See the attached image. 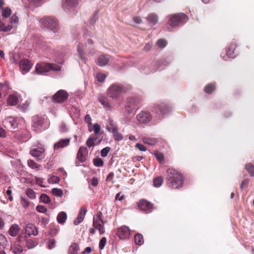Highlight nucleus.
<instances>
[{"instance_id": "obj_1", "label": "nucleus", "mask_w": 254, "mask_h": 254, "mask_svg": "<svg viewBox=\"0 0 254 254\" xmlns=\"http://www.w3.org/2000/svg\"><path fill=\"white\" fill-rule=\"evenodd\" d=\"M91 37V33L89 32L84 33V41L79 42L77 45V51L79 58L82 60L85 61L87 59V56L92 54L93 48L90 49V46L93 45V41L90 38Z\"/></svg>"}, {"instance_id": "obj_2", "label": "nucleus", "mask_w": 254, "mask_h": 254, "mask_svg": "<svg viewBox=\"0 0 254 254\" xmlns=\"http://www.w3.org/2000/svg\"><path fill=\"white\" fill-rule=\"evenodd\" d=\"M166 180L170 186L174 189H178L183 186V177L178 171L169 169L167 171Z\"/></svg>"}, {"instance_id": "obj_3", "label": "nucleus", "mask_w": 254, "mask_h": 254, "mask_svg": "<svg viewBox=\"0 0 254 254\" xmlns=\"http://www.w3.org/2000/svg\"><path fill=\"white\" fill-rule=\"evenodd\" d=\"M33 129L40 132L49 127V123L46 117L39 116H34L32 118Z\"/></svg>"}, {"instance_id": "obj_4", "label": "nucleus", "mask_w": 254, "mask_h": 254, "mask_svg": "<svg viewBox=\"0 0 254 254\" xmlns=\"http://www.w3.org/2000/svg\"><path fill=\"white\" fill-rule=\"evenodd\" d=\"M61 68V66L55 64L41 63L37 64L35 72L37 74H43L50 70L60 71Z\"/></svg>"}, {"instance_id": "obj_5", "label": "nucleus", "mask_w": 254, "mask_h": 254, "mask_svg": "<svg viewBox=\"0 0 254 254\" xmlns=\"http://www.w3.org/2000/svg\"><path fill=\"white\" fill-rule=\"evenodd\" d=\"M25 235H19L15 241L11 243L10 251L14 254H20L24 251Z\"/></svg>"}, {"instance_id": "obj_6", "label": "nucleus", "mask_w": 254, "mask_h": 254, "mask_svg": "<svg viewBox=\"0 0 254 254\" xmlns=\"http://www.w3.org/2000/svg\"><path fill=\"white\" fill-rule=\"evenodd\" d=\"M41 26L50 31L56 33L59 29V25L57 21L51 17H45L40 21Z\"/></svg>"}, {"instance_id": "obj_7", "label": "nucleus", "mask_w": 254, "mask_h": 254, "mask_svg": "<svg viewBox=\"0 0 254 254\" xmlns=\"http://www.w3.org/2000/svg\"><path fill=\"white\" fill-rule=\"evenodd\" d=\"M188 18L186 15L184 13H180L170 16L168 24L169 26V29L179 26L184 22L187 21Z\"/></svg>"}, {"instance_id": "obj_8", "label": "nucleus", "mask_w": 254, "mask_h": 254, "mask_svg": "<svg viewBox=\"0 0 254 254\" xmlns=\"http://www.w3.org/2000/svg\"><path fill=\"white\" fill-rule=\"evenodd\" d=\"M106 221L103 220V214L99 211L93 216V226L100 234H103L105 231V224Z\"/></svg>"}, {"instance_id": "obj_9", "label": "nucleus", "mask_w": 254, "mask_h": 254, "mask_svg": "<svg viewBox=\"0 0 254 254\" xmlns=\"http://www.w3.org/2000/svg\"><path fill=\"white\" fill-rule=\"evenodd\" d=\"M124 92L123 87L116 84L110 85L107 90L108 96L114 100L118 99Z\"/></svg>"}, {"instance_id": "obj_10", "label": "nucleus", "mask_w": 254, "mask_h": 254, "mask_svg": "<svg viewBox=\"0 0 254 254\" xmlns=\"http://www.w3.org/2000/svg\"><path fill=\"white\" fill-rule=\"evenodd\" d=\"M152 111L157 114L158 120L163 118L164 115L168 114L171 111V108L164 103L155 105L152 108Z\"/></svg>"}, {"instance_id": "obj_11", "label": "nucleus", "mask_w": 254, "mask_h": 254, "mask_svg": "<svg viewBox=\"0 0 254 254\" xmlns=\"http://www.w3.org/2000/svg\"><path fill=\"white\" fill-rule=\"evenodd\" d=\"M30 154L38 160H41L45 156V148L42 146L33 148L31 150Z\"/></svg>"}, {"instance_id": "obj_12", "label": "nucleus", "mask_w": 254, "mask_h": 254, "mask_svg": "<svg viewBox=\"0 0 254 254\" xmlns=\"http://www.w3.org/2000/svg\"><path fill=\"white\" fill-rule=\"evenodd\" d=\"M138 106L137 100L134 98H128L126 105V109L128 113H131L136 110Z\"/></svg>"}, {"instance_id": "obj_13", "label": "nucleus", "mask_w": 254, "mask_h": 254, "mask_svg": "<svg viewBox=\"0 0 254 254\" xmlns=\"http://www.w3.org/2000/svg\"><path fill=\"white\" fill-rule=\"evenodd\" d=\"M78 3V0H65L63 7L67 12L74 13V8Z\"/></svg>"}, {"instance_id": "obj_14", "label": "nucleus", "mask_w": 254, "mask_h": 254, "mask_svg": "<svg viewBox=\"0 0 254 254\" xmlns=\"http://www.w3.org/2000/svg\"><path fill=\"white\" fill-rule=\"evenodd\" d=\"M130 230L127 226L125 225L120 227L117 231V235L121 239L126 240L130 236Z\"/></svg>"}, {"instance_id": "obj_15", "label": "nucleus", "mask_w": 254, "mask_h": 254, "mask_svg": "<svg viewBox=\"0 0 254 254\" xmlns=\"http://www.w3.org/2000/svg\"><path fill=\"white\" fill-rule=\"evenodd\" d=\"M17 118L8 117L3 121V124L5 127L9 129H13L17 127L18 126Z\"/></svg>"}, {"instance_id": "obj_16", "label": "nucleus", "mask_w": 254, "mask_h": 254, "mask_svg": "<svg viewBox=\"0 0 254 254\" xmlns=\"http://www.w3.org/2000/svg\"><path fill=\"white\" fill-rule=\"evenodd\" d=\"M136 118L139 123L146 124L151 120L152 117L149 112L142 111L137 115Z\"/></svg>"}, {"instance_id": "obj_17", "label": "nucleus", "mask_w": 254, "mask_h": 254, "mask_svg": "<svg viewBox=\"0 0 254 254\" xmlns=\"http://www.w3.org/2000/svg\"><path fill=\"white\" fill-rule=\"evenodd\" d=\"M68 95L67 93L64 90H61L58 91L53 97L54 100L58 103H62L65 101L68 98Z\"/></svg>"}, {"instance_id": "obj_18", "label": "nucleus", "mask_w": 254, "mask_h": 254, "mask_svg": "<svg viewBox=\"0 0 254 254\" xmlns=\"http://www.w3.org/2000/svg\"><path fill=\"white\" fill-rule=\"evenodd\" d=\"M32 66V64L28 60H23L19 64V68L22 74L28 72Z\"/></svg>"}, {"instance_id": "obj_19", "label": "nucleus", "mask_w": 254, "mask_h": 254, "mask_svg": "<svg viewBox=\"0 0 254 254\" xmlns=\"http://www.w3.org/2000/svg\"><path fill=\"white\" fill-rule=\"evenodd\" d=\"M88 154L87 149L86 147L81 146L77 153V158L80 162H84L86 160Z\"/></svg>"}, {"instance_id": "obj_20", "label": "nucleus", "mask_w": 254, "mask_h": 254, "mask_svg": "<svg viewBox=\"0 0 254 254\" xmlns=\"http://www.w3.org/2000/svg\"><path fill=\"white\" fill-rule=\"evenodd\" d=\"M110 60V56L101 55L100 56L97 61V64L100 66H104L107 65Z\"/></svg>"}, {"instance_id": "obj_21", "label": "nucleus", "mask_w": 254, "mask_h": 254, "mask_svg": "<svg viewBox=\"0 0 254 254\" xmlns=\"http://www.w3.org/2000/svg\"><path fill=\"white\" fill-rule=\"evenodd\" d=\"M25 232L29 236H37L38 235V230L32 224H28L26 226Z\"/></svg>"}, {"instance_id": "obj_22", "label": "nucleus", "mask_w": 254, "mask_h": 254, "mask_svg": "<svg viewBox=\"0 0 254 254\" xmlns=\"http://www.w3.org/2000/svg\"><path fill=\"white\" fill-rule=\"evenodd\" d=\"M70 142V138L61 139L54 144V149H59L62 148L68 145Z\"/></svg>"}, {"instance_id": "obj_23", "label": "nucleus", "mask_w": 254, "mask_h": 254, "mask_svg": "<svg viewBox=\"0 0 254 254\" xmlns=\"http://www.w3.org/2000/svg\"><path fill=\"white\" fill-rule=\"evenodd\" d=\"M138 207L143 211H149L152 204L145 200H141L138 203Z\"/></svg>"}, {"instance_id": "obj_24", "label": "nucleus", "mask_w": 254, "mask_h": 254, "mask_svg": "<svg viewBox=\"0 0 254 254\" xmlns=\"http://www.w3.org/2000/svg\"><path fill=\"white\" fill-rule=\"evenodd\" d=\"M86 213V209L84 207H82L78 214L77 217L74 221V224L77 225L82 222L84 219V216Z\"/></svg>"}, {"instance_id": "obj_25", "label": "nucleus", "mask_w": 254, "mask_h": 254, "mask_svg": "<svg viewBox=\"0 0 254 254\" xmlns=\"http://www.w3.org/2000/svg\"><path fill=\"white\" fill-rule=\"evenodd\" d=\"M20 230V228L17 224L11 225L8 230V234L12 237H15L18 235Z\"/></svg>"}, {"instance_id": "obj_26", "label": "nucleus", "mask_w": 254, "mask_h": 254, "mask_svg": "<svg viewBox=\"0 0 254 254\" xmlns=\"http://www.w3.org/2000/svg\"><path fill=\"white\" fill-rule=\"evenodd\" d=\"M147 20L151 24L154 25L158 22V16L155 13H151L148 15Z\"/></svg>"}, {"instance_id": "obj_27", "label": "nucleus", "mask_w": 254, "mask_h": 254, "mask_svg": "<svg viewBox=\"0 0 254 254\" xmlns=\"http://www.w3.org/2000/svg\"><path fill=\"white\" fill-rule=\"evenodd\" d=\"M13 26L9 24L6 25L0 19V31L7 32L11 31Z\"/></svg>"}, {"instance_id": "obj_28", "label": "nucleus", "mask_w": 254, "mask_h": 254, "mask_svg": "<svg viewBox=\"0 0 254 254\" xmlns=\"http://www.w3.org/2000/svg\"><path fill=\"white\" fill-rule=\"evenodd\" d=\"M24 239L28 249H33L38 245V242L36 239H26V238Z\"/></svg>"}, {"instance_id": "obj_29", "label": "nucleus", "mask_w": 254, "mask_h": 254, "mask_svg": "<svg viewBox=\"0 0 254 254\" xmlns=\"http://www.w3.org/2000/svg\"><path fill=\"white\" fill-rule=\"evenodd\" d=\"M67 219V215L65 212L62 211L60 212L57 216V221L59 223L64 224Z\"/></svg>"}, {"instance_id": "obj_30", "label": "nucleus", "mask_w": 254, "mask_h": 254, "mask_svg": "<svg viewBox=\"0 0 254 254\" xmlns=\"http://www.w3.org/2000/svg\"><path fill=\"white\" fill-rule=\"evenodd\" d=\"M110 126L107 127V129L110 132L114 134L118 130L117 126L114 123L112 120H109Z\"/></svg>"}, {"instance_id": "obj_31", "label": "nucleus", "mask_w": 254, "mask_h": 254, "mask_svg": "<svg viewBox=\"0 0 254 254\" xmlns=\"http://www.w3.org/2000/svg\"><path fill=\"white\" fill-rule=\"evenodd\" d=\"M27 164L28 166L32 169H34L36 171H39L41 170V166L37 164L35 162H34L32 160H28L27 161Z\"/></svg>"}, {"instance_id": "obj_32", "label": "nucleus", "mask_w": 254, "mask_h": 254, "mask_svg": "<svg viewBox=\"0 0 254 254\" xmlns=\"http://www.w3.org/2000/svg\"><path fill=\"white\" fill-rule=\"evenodd\" d=\"M18 102L17 97L14 95H10L7 99V103L10 106H14L17 104Z\"/></svg>"}, {"instance_id": "obj_33", "label": "nucleus", "mask_w": 254, "mask_h": 254, "mask_svg": "<svg viewBox=\"0 0 254 254\" xmlns=\"http://www.w3.org/2000/svg\"><path fill=\"white\" fill-rule=\"evenodd\" d=\"M79 250V247L78 244L76 243L72 244L68 251V254H77L78 251Z\"/></svg>"}, {"instance_id": "obj_34", "label": "nucleus", "mask_w": 254, "mask_h": 254, "mask_svg": "<svg viewBox=\"0 0 254 254\" xmlns=\"http://www.w3.org/2000/svg\"><path fill=\"white\" fill-rule=\"evenodd\" d=\"M11 10L10 8L6 7L1 9V16L4 18H7L9 17L11 14Z\"/></svg>"}, {"instance_id": "obj_35", "label": "nucleus", "mask_w": 254, "mask_h": 254, "mask_svg": "<svg viewBox=\"0 0 254 254\" xmlns=\"http://www.w3.org/2000/svg\"><path fill=\"white\" fill-rule=\"evenodd\" d=\"M236 47V45L235 44H232L228 50L227 51V55L228 57L231 58H234L236 57V54L234 52V49Z\"/></svg>"}, {"instance_id": "obj_36", "label": "nucleus", "mask_w": 254, "mask_h": 254, "mask_svg": "<svg viewBox=\"0 0 254 254\" xmlns=\"http://www.w3.org/2000/svg\"><path fill=\"white\" fill-rule=\"evenodd\" d=\"M163 182V178L161 176H158L153 179V185L156 188L160 187Z\"/></svg>"}, {"instance_id": "obj_37", "label": "nucleus", "mask_w": 254, "mask_h": 254, "mask_svg": "<svg viewBox=\"0 0 254 254\" xmlns=\"http://www.w3.org/2000/svg\"><path fill=\"white\" fill-rule=\"evenodd\" d=\"M99 101L105 108H109L110 107V105L107 98L101 96L99 98Z\"/></svg>"}, {"instance_id": "obj_38", "label": "nucleus", "mask_w": 254, "mask_h": 254, "mask_svg": "<svg viewBox=\"0 0 254 254\" xmlns=\"http://www.w3.org/2000/svg\"><path fill=\"white\" fill-rule=\"evenodd\" d=\"M134 242L137 245H141L143 243V236L140 234H136L134 236Z\"/></svg>"}, {"instance_id": "obj_39", "label": "nucleus", "mask_w": 254, "mask_h": 254, "mask_svg": "<svg viewBox=\"0 0 254 254\" xmlns=\"http://www.w3.org/2000/svg\"><path fill=\"white\" fill-rule=\"evenodd\" d=\"M7 243V241L6 237L2 234H0V250L4 248Z\"/></svg>"}, {"instance_id": "obj_40", "label": "nucleus", "mask_w": 254, "mask_h": 254, "mask_svg": "<svg viewBox=\"0 0 254 254\" xmlns=\"http://www.w3.org/2000/svg\"><path fill=\"white\" fill-rule=\"evenodd\" d=\"M26 194L30 198L32 199H34L36 198V192L32 189H27L26 190Z\"/></svg>"}, {"instance_id": "obj_41", "label": "nucleus", "mask_w": 254, "mask_h": 254, "mask_svg": "<svg viewBox=\"0 0 254 254\" xmlns=\"http://www.w3.org/2000/svg\"><path fill=\"white\" fill-rule=\"evenodd\" d=\"M96 139H95L93 137H89L86 141V144L88 147H91L92 146H93L96 144H99L101 140H99L97 142V143H95Z\"/></svg>"}, {"instance_id": "obj_42", "label": "nucleus", "mask_w": 254, "mask_h": 254, "mask_svg": "<svg viewBox=\"0 0 254 254\" xmlns=\"http://www.w3.org/2000/svg\"><path fill=\"white\" fill-rule=\"evenodd\" d=\"M19 22V18L16 14H13L10 18L9 24L14 27V25H17Z\"/></svg>"}, {"instance_id": "obj_43", "label": "nucleus", "mask_w": 254, "mask_h": 254, "mask_svg": "<svg viewBox=\"0 0 254 254\" xmlns=\"http://www.w3.org/2000/svg\"><path fill=\"white\" fill-rule=\"evenodd\" d=\"M40 199L42 202L45 204L48 203L51 201V199L49 196L45 193H42L41 195Z\"/></svg>"}, {"instance_id": "obj_44", "label": "nucleus", "mask_w": 254, "mask_h": 254, "mask_svg": "<svg viewBox=\"0 0 254 254\" xmlns=\"http://www.w3.org/2000/svg\"><path fill=\"white\" fill-rule=\"evenodd\" d=\"M52 193L54 195L58 197H62L63 195V190L61 189L58 188L53 189Z\"/></svg>"}, {"instance_id": "obj_45", "label": "nucleus", "mask_w": 254, "mask_h": 254, "mask_svg": "<svg viewBox=\"0 0 254 254\" xmlns=\"http://www.w3.org/2000/svg\"><path fill=\"white\" fill-rule=\"evenodd\" d=\"M156 44L159 48H164L166 46L167 42L165 39H160L157 41Z\"/></svg>"}, {"instance_id": "obj_46", "label": "nucleus", "mask_w": 254, "mask_h": 254, "mask_svg": "<svg viewBox=\"0 0 254 254\" xmlns=\"http://www.w3.org/2000/svg\"><path fill=\"white\" fill-rule=\"evenodd\" d=\"M246 169L251 176H254V167L252 164H247L246 165Z\"/></svg>"}, {"instance_id": "obj_47", "label": "nucleus", "mask_w": 254, "mask_h": 254, "mask_svg": "<svg viewBox=\"0 0 254 254\" xmlns=\"http://www.w3.org/2000/svg\"><path fill=\"white\" fill-rule=\"evenodd\" d=\"M215 89V86L212 84L207 85L205 87V91L207 93H211Z\"/></svg>"}, {"instance_id": "obj_48", "label": "nucleus", "mask_w": 254, "mask_h": 254, "mask_svg": "<svg viewBox=\"0 0 254 254\" xmlns=\"http://www.w3.org/2000/svg\"><path fill=\"white\" fill-rule=\"evenodd\" d=\"M106 77V75L103 73H98L96 75V78L98 81L102 82L104 81Z\"/></svg>"}, {"instance_id": "obj_49", "label": "nucleus", "mask_w": 254, "mask_h": 254, "mask_svg": "<svg viewBox=\"0 0 254 254\" xmlns=\"http://www.w3.org/2000/svg\"><path fill=\"white\" fill-rule=\"evenodd\" d=\"M110 150V148L109 147H106L104 148L101 151V155L103 157H105L107 156L108 153Z\"/></svg>"}, {"instance_id": "obj_50", "label": "nucleus", "mask_w": 254, "mask_h": 254, "mask_svg": "<svg viewBox=\"0 0 254 254\" xmlns=\"http://www.w3.org/2000/svg\"><path fill=\"white\" fill-rule=\"evenodd\" d=\"M60 181L58 177L53 175L48 179V181L50 183H57Z\"/></svg>"}, {"instance_id": "obj_51", "label": "nucleus", "mask_w": 254, "mask_h": 254, "mask_svg": "<svg viewBox=\"0 0 254 254\" xmlns=\"http://www.w3.org/2000/svg\"><path fill=\"white\" fill-rule=\"evenodd\" d=\"M94 164L96 167H100L103 165V161L100 158H96L94 160Z\"/></svg>"}, {"instance_id": "obj_52", "label": "nucleus", "mask_w": 254, "mask_h": 254, "mask_svg": "<svg viewBox=\"0 0 254 254\" xmlns=\"http://www.w3.org/2000/svg\"><path fill=\"white\" fill-rule=\"evenodd\" d=\"M107 242V239L105 237H103L99 242V247L101 250H103Z\"/></svg>"}, {"instance_id": "obj_53", "label": "nucleus", "mask_w": 254, "mask_h": 254, "mask_svg": "<svg viewBox=\"0 0 254 254\" xmlns=\"http://www.w3.org/2000/svg\"><path fill=\"white\" fill-rule=\"evenodd\" d=\"M21 203L22 205L25 208L27 207L29 205V202L28 200L26 198L22 196L21 197Z\"/></svg>"}, {"instance_id": "obj_54", "label": "nucleus", "mask_w": 254, "mask_h": 254, "mask_svg": "<svg viewBox=\"0 0 254 254\" xmlns=\"http://www.w3.org/2000/svg\"><path fill=\"white\" fill-rule=\"evenodd\" d=\"M36 210L39 212L44 213L46 212L47 209L44 206L38 205L36 207Z\"/></svg>"}, {"instance_id": "obj_55", "label": "nucleus", "mask_w": 254, "mask_h": 254, "mask_svg": "<svg viewBox=\"0 0 254 254\" xmlns=\"http://www.w3.org/2000/svg\"><path fill=\"white\" fill-rule=\"evenodd\" d=\"M114 137L115 139V140L117 141H121L123 139V135L118 132V130H117L116 132H115L113 134Z\"/></svg>"}, {"instance_id": "obj_56", "label": "nucleus", "mask_w": 254, "mask_h": 254, "mask_svg": "<svg viewBox=\"0 0 254 254\" xmlns=\"http://www.w3.org/2000/svg\"><path fill=\"white\" fill-rule=\"evenodd\" d=\"M36 184L41 187H45V185L43 184L44 180L40 178L35 177Z\"/></svg>"}, {"instance_id": "obj_57", "label": "nucleus", "mask_w": 254, "mask_h": 254, "mask_svg": "<svg viewBox=\"0 0 254 254\" xmlns=\"http://www.w3.org/2000/svg\"><path fill=\"white\" fill-rule=\"evenodd\" d=\"M155 155L159 161L161 162L164 160V155L162 153L157 152L155 153Z\"/></svg>"}, {"instance_id": "obj_58", "label": "nucleus", "mask_w": 254, "mask_h": 254, "mask_svg": "<svg viewBox=\"0 0 254 254\" xmlns=\"http://www.w3.org/2000/svg\"><path fill=\"white\" fill-rule=\"evenodd\" d=\"M101 127L98 124H95L93 126V130L95 134H98L100 131Z\"/></svg>"}, {"instance_id": "obj_59", "label": "nucleus", "mask_w": 254, "mask_h": 254, "mask_svg": "<svg viewBox=\"0 0 254 254\" xmlns=\"http://www.w3.org/2000/svg\"><path fill=\"white\" fill-rule=\"evenodd\" d=\"M56 241L54 239L50 240L48 242V247L50 249H52L55 247Z\"/></svg>"}, {"instance_id": "obj_60", "label": "nucleus", "mask_w": 254, "mask_h": 254, "mask_svg": "<svg viewBox=\"0 0 254 254\" xmlns=\"http://www.w3.org/2000/svg\"><path fill=\"white\" fill-rule=\"evenodd\" d=\"M135 147L141 151H145L146 150V148L143 144L140 143H136Z\"/></svg>"}, {"instance_id": "obj_61", "label": "nucleus", "mask_w": 254, "mask_h": 254, "mask_svg": "<svg viewBox=\"0 0 254 254\" xmlns=\"http://www.w3.org/2000/svg\"><path fill=\"white\" fill-rule=\"evenodd\" d=\"M29 105V103L28 101L25 102L24 103L19 105V107L23 111L26 110Z\"/></svg>"}, {"instance_id": "obj_62", "label": "nucleus", "mask_w": 254, "mask_h": 254, "mask_svg": "<svg viewBox=\"0 0 254 254\" xmlns=\"http://www.w3.org/2000/svg\"><path fill=\"white\" fill-rule=\"evenodd\" d=\"M98 183L99 180L96 178H93L90 181V184L94 187H96L98 185Z\"/></svg>"}, {"instance_id": "obj_63", "label": "nucleus", "mask_w": 254, "mask_h": 254, "mask_svg": "<svg viewBox=\"0 0 254 254\" xmlns=\"http://www.w3.org/2000/svg\"><path fill=\"white\" fill-rule=\"evenodd\" d=\"M143 142H144V143H145L146 144H149V145H152L155 143V141L154 140L151 139L149 138H144Z\"/></svg>"}, {"instance_id": "obj_64", "label": "nucleus", "mask_w": 254, "mask_h": 254, "mask_svg": "<svg viewBox=\"0 0 254 254\" xmlns=\"http://www.w3.org/2000/svg\"><path fill=\"white\" fill-rule=\"evenodd\" d=\"M85 121L88 123L89 125H91V118L89 115H87L85 117Z\"/></svg>"}]
</instances>
